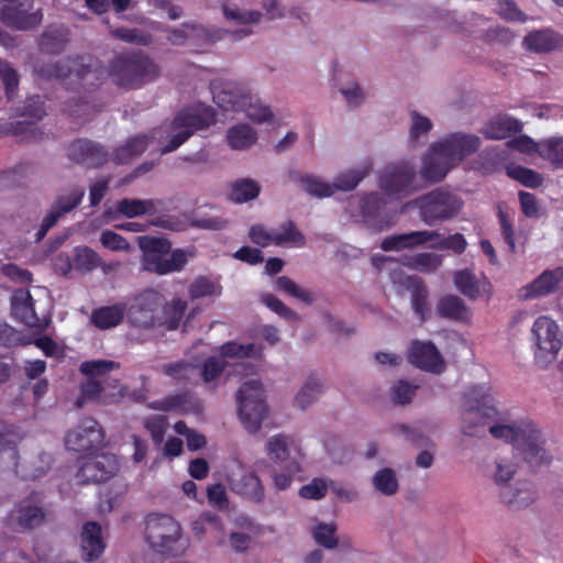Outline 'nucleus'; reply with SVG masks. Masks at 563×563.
Instances as JSON below:
<instances>
[{
	"mask_svg": "<svg viewBox=\"0 0 563 563\" xmlns=\"http://www.w3.org/2000/svg\"><path fill=\"white\" fill-rule=\"evenodd\" d=\"M11 313L15 320L29 328H43L41 318L36 314L34 299L27 288H20L11 296Z\"/></svg>",
	"mask_w": 563,
	"mask_h": 563,
	"instance_id": "23",
	"label": "nucleus"
},
{
	"mask_svg": "<svg viewBox=\"0 0 563 563\" xmlns=\"http://www.w3.org/2000/svg\"><path fill=\"white\" fill-rule=\"evenodd\" d=\"M41 495L32 492L30 496L16 504L11 511V520L18 530L27 531L41 526L45 520V512L41 504Z\"/></svg>",
	"mask_w": 563,
	"mask_h": 563,
	"instance_id": "17",
	"label": "nucleus"
},
{
	"mask_svg": "<svg viewBox=\"0 0 563 563\" xmlns=\"http://www.w3.org/2000/svg\"><path fill=\"white\" fill-rule=\"evenodd\" d=\"M100 265V256L89 247H79L74 256V266L80 272H90Z\"/></svg>",
	"mask_w": 563,
	"mask_h": 563,
	"instance_id": "53",
	"label": "nucleus"
},
{
	"mask_svg": "<svg viewBox=\"0 0 563 563\" xmlns=\"http://www.w3.org/2000/svg\"><path fill=\"white\" fill-rule=\"evenodd\" d=\"M249 236L251 241L262 247L275 244L282 245V231L279 230H267L262 224H254L251 227Z\"/></svg>",
	"mask_w": 563,
	"mask_h": 563,
	"instance_id": "46",
	"label": "nucleus"
},
{
	"mask_svg": "<svg viewBox=\"0 0 563 563\" xmlns=\"http://www.w3.org/2000/svg\"><path fill=\"white\" fill-rule=\"evenodd\" d=\"M84 196V189H74L68 195H58L49 212L44 217L38 231L35 233V241H42L62 216L70 212L80 205Z\"/></svg>",
	"mask_w": 563,
	"mask_h": 563,
	"instance_id": "20",
	"label": "nucleus"
},
{
	"mask_svg": "<svg viewBox=\"0 0 563 563\" xmlns=\"http://www.w3.org/2000/svg\"><path fill=\"white\" fill-rule=\"evenodd\" d=\"M408 361L413 366L434 374L444 369V361L431 341H412L408 349Z\"/></svg>",
	"mask_w": 563,
	"mask_h": 563,
	"instance_id": "21",
	"label": "nucleus"
},
{
	"mask_svg": "<svg viewBox=\"0 0 563 563\" xmlns=\"http://www.w3.org/2000/svg\"><path fill=\"white\" fill-rule=\"evenodd\" d=\"M227 363L218 357L210 356L201 365L200 374L206 383H211L224 372Z\"/></svg>",
	"mask_w": 563,
	"mask_h": 563,
	"instance_id": "58",
	"label": "nucleus"
},
{
	"mask_svg": "<svg viewBox=\"0 0 563 563\" xmlns=\"http://www.w3.org/2000/svg\"><path fill=\"white\" fill-rule=\"evenodd\" d=\"M495 439H503L518 451L525 461L537 467L550 462V457L543 448L541 432L530 422L519 424H494L488 429Z\"/></svg>",
	"mask_w": 563,
	"mask_h": 563,
	"instance_id": "2",
	"label": "nucleus"
},
{
	"mask_svg": "<svg viewBox=\"0 0 563 563\" xmlns=\"http://www.w3.org/2000/svg\"><path fill=\"white\" fill-rule=\"evenodd\" d=\"M92 59L86 56H68L60 60L41 63L35 73L43 79H66L74 76L78 81L92 76Z\"/></svg>",
	"mask_w": 563,
	"mask_h": 563,
	"instance_id": "13",
	"label": "nucleus"
},
{
	"mask_svg": "<svg viewBox=\"0 0 563 563\" xmlns=\"http://www.w3.org/2000/svg\"><path fill=\"white\" fill-rule=\"evenodd\" d=\"M378 185L387 196L398 200L420 189L415 166L405 161L387 165L379 175Z\"/></svg>",
	"mask_w": 563,
	"mask_h": 563,
	"instance_id": "10",
	"label": "nucleus"
},
{
	"mask_svg": "<svg viewBox=\"0 0 563 563\" xmlns=\"http://www.w3.org/2000/svg\"><path fill=\"white\" fill-rule=\"evenodd\" d=\"M302 190L318 198L330 197L334 194L333 187L313 175H303L299 179Z\"/></svg>",
	"mask_w": 563,
	"mask_h": 563,
	"instance_id": "49",
	"label": "nucleus"
},
{
	"mask_svg": "<svg viewBox=\"0 0 563 563\" xmlns=\"http://www.w3.org/2000/svg\"><path fill=\"white\" fill-rule=\"evenodd\" d=\"M144 523V538L154 553L173 558L185 551L181 526L170 515L148 514Z\"/></svg>",
	"mask_w": 563,
	"mask_h": 563,
	"instance_id": "3",
	"label": "nucleus"
},
{
	"mask_svg": "<svg viewBox=\"0 0 563 563\" xmlns=\"http://www.w3.org/2000/svg\"><path fill=\"white\" fill-rule=\"evenodd\" d=\"M229 484L234 494L250 501L261 503L264 498V487L254 473L243 471L233 473L229 477Z\"/></svg>",
	"mask_w": 563,
	"mask_h": 563,
	"instance_id": "26",
	"label": "nucleus"
},
{
	"mask_svg": "<svg viewBox=\"0 0 563 563\" xmlns=\"http://www.w3.org/2000/svg\"><path fill=\"white\" fill-rule=\"evenodd\" d=\"M369 170V166L364 167L363 169H350L345 173L338 175L334 179L333 190H352L354 189L361 180L367 175Z\"/></svg>",
	"mask_w": 563,
	"mask_h": 563,
	"instance_id": "51",
	"label": "nucleus"
},
{
	"mask_svg": "<svg viewBox=\"0 0 563 563\" xmlns=\"http://www.w3.org/2000/svg\"><path fill=\"white\" fill-rule=\"evenodd\" d=\"M311 536L317 544L324 549H335L338 547L336 526L334 523L319 522L311 530Z\"/></svg>",
	"mask_w": 563,
	"mask_h": 563,
	"instance_id": "45",
	"label": "nucleus"
},
{
	"mask_svg": "<svg viewBox=\"0 0 563 563\" xmlns=\"http://www.w3.org/2000/svg\"><path fill=\"white\" fill-rule=\"evenodd\" d=\"M153 203L146 200L124 198L117 203V211L126 218H135L147 212Z\"/></svg>",
	"mask_w": 563,
	"mask_h": 563,
	"instance_id": "54",
	"label": "nucleus"
},
{
	"mask_svg": "<svg viewBox=\"0 0 563 563\" xmlns=\"http://www.w3.org/2000/svg\"><path fill=\"white\" fill-rule=\"evenodd\" d=\"M106 433L100 423L93 418H84L69 430L65 437L68 450L89 454L98 451L104 442Z\"/></svg>",
	"mask_w": 563,
	"mask_h": 563,
	"instance_id": "14",
	"label": "nucleus"
},
{
	"mask_svg": "<svg viewBox=\"0 0 563 563\" xmlns=\"http://www.w3.org/2000/svg\"><path fill=\"white\" fill-rule=\"evenodd\" d=\"M163 301L164 296L153 288L139 292L133 297L130 307L126 306L129 322L134 327L143 329L161 327Z\"/></svg>",
	"mask_w": 563,
	"mask_h": 563,
	"instance_id": "11",
	"label": "nucleus"
},
{
	"mask_svg": "<svg viewBox=\"0 0 563 563\" xmlns=\"http://www.w3.org/2000/svg\"><path fill=\"white\" fill-rule=\"evenodd\" d=\"M453 166L454 164L451 159L443 153L437 151L433 144L423 159L421 177L430 183H439L445 178Z\"/></svg>",
	"mask_w": 563,
	"mask_h": 563,
	"instance_id": "29",
	"label": "nucleus"
},
{
	"mask_svg": "<svg viewBox=\"0 0 563 563\" xmlns=\"http://www.w3.org/2000/svg\"><path fill=\"white\" fill-rule=\"evenodd\" d=\"M145 429L150 432L155 444H161L167 429V420L163 416H154L145 421Z\"/></svg>",
	"mask_w": 563,
	"mask_h": 563,
	"instance_id": "63",
	"label": "nucleus"
},
{
	"mask_svg": "<svg viewBox=\"0 0 563 563\" xmlns=\"http://www.w3.org/2000/svg\"><path fill=\"white\" fill-rule=\"evenodd\" d=\"M322 391L323 386L319 382V378L314 375H310L302 388L296 395L294 399L295 406L300 409H306L308 406L313 404Z\"/></svg>",
	"mask_w": 563,
	"mask_h": 563,
	"instance_id": "42",
	"label": "nucleus"
},
{
	"mask_svg": "<svg viewBox=\"0 0 563 563\" xmlns=\"http://www.w3.org/2000/svg\"><path fill=\"white\" fill-rule=\"evenodd\" d=\"M373 484L376 490L386 496L395 495L399 486L395 472L389 467L379 470L373 477Z\"/></svg>",
	"mask_w": 563,
	"mask_h": 563,
	"instance_id": "48",
	"label": "nucleus"
},
{
	"mask_svg": "<svg viewBox=\"0 0 563 563\" xmlns=\"http://www.w3.org/2000/svg\"><path fill=\"white\" fill-rule=\"evenodd\" d=\"M532 335L536 343L534 362L540 368H547L558 358L563 334L554 320L540 316L532 325Z\"/></svg>",
	"mask_w": 563,
	"mask_h": 563,
	"instance_id": "9",
	"label": "nucleus"
},
{
	"mask_svg": "<svg viewBox=\"0 0 563 563\" xmlns=\"http://www.w3.org/2000/svg\"><path fill=\"white\" fill-rule=\"evenodd\" d=\"M500 498L511 509L520 510L534 503L537 492L532 483L525 481L519 482L516 487L504 486L500 488Z\"/></svg>",
	"mask_w": 563,
	"mask_h": 563,
	"instance_id": "30",
	"label": "nucleus"
},
{
	"mask_svg": "<svg viewBox=\"0 0 563 563\" xmlns=\"http://www.w3.org/2000/svg\"><path fill=\"white\" fill-rule=\"evenodd\" d=\"M441 256L434 253H419L409 257L406 265L423 273H432L441 266Z\"/></svg>",
	"mask_w": 563,
	"mask_h": 563,
	"instance_id": "50",
	"label": "nucleus"
},
{
	"mask_svg": "<svg viewBox=\"0 0 563 563\" xmlns=\"http://www.w3.org/2000/svg\"><path fill=\"white\" fill-rule=\"evenodd\" d=\"M148 143L150 139L146 134L132 136L113 151L112 161L118 165L129 164L146 151Z\"/></svg>",
	"mask_w": 563,
	"mask_h": 563,
	"instance_id": "33",
	"label": "nucleus"
},
{
	"mask_svg": "<svg viewBox=\"0 0 563 563\" xmlns=\"http://www.w3.org/2000/svg\"><path fill=\"white\" fill-rule=\"evenodd\" d=\"M230 106L223 107L225 111H243L245 115L254 122H265L272 118V111L268 107L253 103L249 96H241L236 100H230Z\"/></svg>",
	"mask_w": 563,
	"mask_h": 563,
	"instance_id": "36",
	"label": "nucleus"
},
{
	"mask_svg": "<svg viewBox=\"0 0 563 563\" xmlns=\"http://www.w3.org/2000/svg\"><path fill=\"white\" fill-rule=\"evenodd\" d=\"M216 123V113L211 108L184 109L178 111L169 123L167 142L161 148L162 154L174 152L197 131Z\"/></svg>",
	"mask_w": 563,
	"mask_h": 563,
	"instance_id": "6",
	"label": "nucleus"
},
{
	"mask_svg": "<svg viewBox=\"0 0 563 563\" xmlns=\"http://www.w3.org/2000/svg\"><path fill=\"white\" fill-rule=\"evenodd\" d=\"M481 146V139L473 134L453 133L434 144V148L446 155L454 164L474 154Z\"/></svg>",
	"mask_w": 563,
	"mask_h": 563,
	"instance_id": "19",
	"label": "nucleus"
},
{
	"mask_svg": "<svg viewBox=\"0 0 563 563\" xmlns=\"http://www.w3.org/2000/svg\"><path fill=\"white\" fill-rule=\"evenodd\" d=\"M67 157L76 164L98 168L108 162L109 153L100 143L80 137L68 144Z\"/></svg>",
	"mask_w": 563,
	"mask_h": 563,
	"instance_id": "16",
	"label": "nucleus"
},
{
	"mask_svg": "<svg viewBox=\"0 0 563 563\" xmlns=\"http://www.w3.org/2000/svg\"><path fill=\"white\" fill-rule=\"evenodd\" d=\"M497 14L508 22L525 23L529 16L511 0H498Z\"/></svg>",
	"mask_w": 563,
	"mask_h": 563,
	"instance_id": "56",
	"label": "nucleus"
},
{
	"mask_svg": "<svg viewBox=\"0 0 563 563\" xmlns=\"http://www.w3.org/2000/svg\"><path fill=\"white\" fill-rule=\"evenodd\" d=\"M522 45L532 53H551L563 46V36L550 27L533 30L523 37Z\"/></svg>",
	"mask_w": 563,
	"mask_h": 563,
	"instance_id": "24",
	"label": "nucleus"
},
{
	"mask_svg": "<svg viewBox=\"0 0 563 563\" xmlns=\"http://www.w3.org/2000/svg\"><path fill=\"white\" fill-rule=\"evenodd\" d=\"M543 146L545 157L556 166L563 167V137L550 139Z\"/></svg>",
	"mask_w": 563,
	"mask_h": 563,
	"instance_id": "64",
	"label": "nucleus"
},
{
	"mask_svg": "<svg viewBox=\"0 0 563 563\" xmlns=\"http://www.w3.org/2000/svg\"><path fill=\"white\" fill-rule=\"evenodd\" d=\"M465 409L463 413L462 432L467 437L485 434L486 426L499 417L494 405L490 387L474 385L464 393Z\"/></svg>",
	"mask_w": 563,
	"mask_h": 563,
	"instance_id": "4",
	"label": "nucleus"
},
{
	"mask_svg": "<svg viewBox=\"0 0 563 563\" xmlns=\"http://www.w3.org/2000/svg\"><path fill=\"white\" fill-rule=\"evenodd\" d=\"M69 42L68 31L65 27L46 29L38 41L41 52L46 54H59Z\"/></svg>",
	"mask_w": 563,
	"mask_h": 563,
	"instance_id": "37",
	"label": "nucleus"
},
{
	"mask_svg": "<svg viewBox=\"0 0 563 563\" xmlns=\"http://www.w3.org/2000/svg\"><path fill=\"white\" fill-rule=\"evenodd\" d=\"M0 76L2 84L4 86L5 96L10 100L14 97V95L18 91L19 75L14 68L5 64L0 67Z\"/></svg>",
	"mask_w": 563,
	"mask_h": 563,
	"instance_id": "62",
	"label": "nucleus"
},
{
	"mask_svg": "<svg viewBox=\"0 0 563 563\" xmlns=\"http://www.w3.org/2000/svg\"><path fill=\"white\" fill-rule=\"evenodd\" d=\"M435 312L441 319L461 323H468L473 316L471 308L456 295L442 296L437 302Z\"/></svg>",
	"mask_w": 563,
	"mask_h": 563,
	"instance_id": "28",
	"label": "nucleus"
},
{
	"mask_svg": "<svg viewBox=\"0 0 563 563\" xmlns=\"http://www.w3.org/2000/svg\"><path fill=\"white\" fill-rule=\"evenodd\" d=\"M126 314V303L118 302L97 308L91 313V322L101 330L119 325Z\"/></svg>",
	"mask_w": 563,
	"mask_h": 563,
	"instance_id": "32",
	"label": "nucleus"
},
{
	"mask_svg": "<svg viewBox=\"0 0 563 563\" xmlns=\"http://www.w3.org/2000/svg\"><path fill=\"white\" fill-rule=\"evenodd\" d=\"M507 175L529 188H538L543 181L539 173L520 165L508 168Z\"/></svg>",
	"mask_w": 563,
	"mask_h": 563,
	"instance_id": "52",
	"label": "nucleus"
},
{
	"mask_svg": "<svg viewBox=\"0 0 563 563\" xmlns=\"http://www.w3.org/2000/svg\"><path fill=\"white\" fill-rule=\"evenodd\" d=\"M261 186L251 178L238 179L230 185L229 198L235 203L249 202L258 197Z\"/></svg>",
	"mask_w": 563,
	"mask_h": 563,
	"instance_id": "38",
	"label": "nucleus"
},
{
	"mask_svg": "<svg viewBox=\"0 0 563 563\" xmlns=\"http://www.w3.org/2000/svg\"><path fill=\"white\" fill-rule=\"evenodd\" d=\"M384 206L385 202L377 192H371L364 196L361 201V212L365 221L378 225Z\"/></svg>",
	"mask_w": 563,
	"mask_h": 563,
	"instance_id": "43",
	"label": "nucleus"
},
{
	"mask_svg": "<svg viewBox=\"0 0 563 563\" xmlns=\"http://www.w3.org/2000/svg\"><path fill=\"white\" fill-rule=\"evenodd\" d=\"M187 306V301L180 298H174L170 302L164 300L161 309V327L164 325L167 330H176L183 320Z\"/></svg>",
	"mask_w": 563,
	"mask_h": 563,
	"instance_id": "39",
	"label": "nucleus"
},
{
	"mask_svg": "<svg viewBox=\"0 0 563 563\" xmlns=\"http://www.w3.org/2000/svg\"><path fill=\"white\" fill-rule=\"evenodd\" d=\"M440 234L435 231H412L409 233L394 234L385 238L380 249L385 252L413 249L438 239Z\"/></svg>",
	"mask_w": 563,
	"mask_h": 563,
	"instance_id": "27",
	"label": "nucleus"
},
{
	"mask_svg": "<svg viewBox=\"0 0 563 563\" xmlns=\"http://www.w3.org/2000/svg\"><path fill=\"white\" fill-rule=\"evenodd\" d=\"M1 21L18 30H31L42 22V13L40 11L31 12L33 0H0Z\"/></svg>",
	"mask_w": 563,
	"mask_h": 563,
	"instance_id": "15",
	"label": "nucleus"
},
{
	"mask_svg": "<svg viewBox=\"0 0 563 563\" xmlns=\"http://www.w3.org/2000/svg\"><path fill=\"white\" fill-rule=\"evenodd\" d=\"M413 205L419 209L420 219L426 224L435 225L455 217L463 202L451 191L437 188L413 200Z\"/></svg>",
	"mask_w": 563,
	"mask_h": 563,
	"instance_id": "8",
	"label": "nucleus"
},
{
	"mask_svg": "<svg viewBox=\"0 0 563 563\" xmlns=\"http://www.w3.org/2000/svg\"><path fill=\"white\" fill-rule=\"evenodd\" d=\"M228 144L233 150H246L257 140L256 132L246 124L230 128L227 133Z\"/></svg>",
	"mask_w": 563,
	"mask_h": 563,
	"instance_id": "40",
	"label": "nucleus"
},
{
	"mask_svg": "<svg viewBox=\"0 0 563 563\" xmlns=\"http://www.w3.org/2000/svg\"><path fill=\"white\" fill-rule=\"evenodd\" d=\"M482 38L488 44L509 45L514 41L515 34L509 27L496 26L485 31Z\"/></svg>",
	"mask_w": 563,
	"mask_h": 563,
	"instance_id": "60",
	"label": "nucleus"
},
{
	"mask_svg": "<svg viewBox=\"0 0 563 563\" xmlns=\"http://www.w3.org/2000/svg\"><path fill=\"white\" fill-rule=\"evenodd\" d=\"M196 369V365L187 361L165 364L162 367L164 374L177 380H189L195 375Z\"/></svg>",
	"mask_w": 563,
	"mask_h": 563,
	"instance_id": "55",
	"label": "nucleus"
},
{
	"mask_svg": "<svg viewBox=\"0 0 563 563\" xmlns=\"http://www.w3.org/2000/svg\"><path fill=\"white\" fill-rule=\"evenodd\" d=\"M390 280L411 288V307L420 322H426L430 316L429 290L422 280L407 276L400 268L390 269Z\"/></svg>",
	"mask_w": 563,
	"mask_h": 563,
	"instance_id": "18",
	"label": "nucleus"
},
{
	"mask_svg": "<svg viewBox=\"0 0 563 563\" xmlns=\"http://www.w3.org/2000/svg\"><path fill=\"white\" fill-rule=\"evenodd\" d=\"M137 244L143 252L142 268L157 275L180 272L187 264L184 250L172 251V243L165 238L139 236Z\"/></svg>",
	"mask_w": 563,
	"mask_h": 563,
	"instance_id": "5",
	"label": "nucleus"
},
{
	"mask_svg": "<svg viewBox=\"0 0 563 563\" xmlns=\"http://www.w3.org/2000/svg\"><path fill=\"white\" fill-rule=\"evenodd\" d=\"M209 504L218 510L229 509V498L225 487L222 484H213L207 488Z\"/></svg>",
	"mask_w": 563,
	"mask_h": 563,
	"instance_id": "61",
	"label": "nucleus"
},
{
	"mask_svg": "<svg viewBox=\"0 0 563 563\" xmlns=\"http://www.w3.org/2000/svg\"><path fill=\"white\" fill-rule=\"evenodd\" d=\"M110 34L122 42L141 46H147L153 42V36L150 33L135 27H117L111 30Z\"/></svg>",
	"mask_w": 563,
	"mask_h": 563,
	"instance_id": "47",
	"label": "nucleus"
},
{
	"mask_svg": "<svg viewBox=\"0 0 563 563\" xmlns=\"http://www.w3.org/2000/svg\"><path fill=\"white\" fill-rule=\"evenodd\" d=\"M257 354L255 344H241L236 342H227L221 346V355L227 357H253Z\"/></svg>",
	"mask_w": 563,
	"mask_h": 563,
	"instance_id": "57",
	"label": "nucleus"
},
{
	"mask_svg": "<svg viewBox=\"0 0 563 563\" xmlns=\"http://www.w3.org/2000/svg\"><path fill=\"white\" fill-rule=\"evenodd\" d=\"M188 292L192 300L213 296L216 285L209 278L199 276L190 284Z\"/></svg>",
	"mask_w": 563,
	"mask_h": 563,
	"instance_id": "59",
	"label": "nucleus"
},
{
	"mask_svg": "<svg viewBox=\"0 0 563 563\" xmlns=\"http://www.w3.org/2000/svg\"><path fill=\"white\" fill-rule=\"evenodd\" d=\"M120 368V363L111 360H92V361H85L80 365V372L93 379L106 383L108 377L107 375L114 371Z\"/></svg>",
	"mask_w": 563,
	"mask_h": 563,
	"instance_id": "41",
	"label": "nucleus"
},
{
	"mask_svg": "<svg viewBox=\"0 0 563 563\" xmlns=\"http://www.w3.org/2000/svg\"><path fill=\"white\" fill-rule=\"evenodd\" d=\"M522 123L514 118L503 115L492 119L484 128L483 134L489 140H504L521 132Z\"/></svg>",
	"mask_w": 563,
	"mask_h": 563,
	"instance_id": "34",
	"label": "nucleus"
},
{
	"mask_svg": "<svg viewBox=\"0 0 563 563\" xmlns=\"http://www.w3.org/2000/svg\"><path fill=\"white\" fill-rule=\"evenodd\" d=\"M101 526L95 521H88L84 525L81 531V551L82 559L86 562H92L104 551Z\"/></svg>",
	"mask_w": 563,
	"mask_h": 563,
	"instance_id": "31",
	"label": "nucleus"
},
{
	"mask_svg": "<svg viewBox=\"0 0 563 563\" xmlns=\"http://www.w3.org/2000/svg\"><path fill=\"white\" fill-rule=\"evenodd\" d=\"M19 114L26 120L24 122L18 121L11 123L10 131L14 135L30 134L26 136L27 140L34 139L37 130L34 123L46 115V107L43 97L35 95L26 98Z\"/></svg>",
	"mask_w": 563,
	"mask_h": 563,
	"instance_id": "22",
	"label": "nucleus"
},
{
	"mask_svg": "<svg viewBox=\"0 0 563 563\" xmlns=\"http://www.w3.org/2000/svg\"><path fill=\"white\" fill-rule=\"evenodd\" d=\"M239 419L249 433H256L268 415L265 390L260 380L245 382L236 393Z\"/></svg>",
	"mask_w": 563,
	"mask_h": 563,
	"instance_id": "7",
	"label": "nucleus"
},
{
	"mask_svg": "<svg viewBox=\"0 0 563 563\" xmlns=\"http://www.w3.org/2000/svg\"><path fill=\"white\" fill-rule=\"evenodd\" d=\"M104 73L117 88L131 91L157 80L161 68L146 53L130 51L115 54L109 59Z\"/></svg>",
	"mask_w": 563,
	"mask_h": 563,
	"instance_id": "1",
	"label": "nucleus"
},
{
	"mask_svg": "<svg viewBox=\"0 0 563 563\" xmlns=\"http://www.w3.org/2000/svg\"><path fill=\"white\" fill-rule=\"evenodd\" d=\"M563 282V268L547 269L536 279L523 287V298L532 299L545 297L555 292Z\"/></svg>",
	"mask_w": 563,
	"mask_h": 563,
	"instance_id": "25",
	"label": "nucleus"
},
{
	"mask_svg": "<svg viewBox=\"0 0 563 563\" xmlns=\"http://www.w3.org/2000/svg\"><path fill=\"white\" fill-rule=\"evenodd\" d=\"M119 468L117 455L92 452L78 459L76 477L79 484L104 483L115 476Z\"/></svg>",
	"mask_w": 563,
	"mask_h": 563,
	"instance_id": "12",
	"label": "nucleus"
},
{
	"mask_svg": "<svg viewBox=\"0 0 563 563\" xmlns=\"http://www.w3.org/2000/svg\"><path fill=\"white\" fill-rule=\"evenodd\" d=\"M453 283L461 294L472 300L477 299L482 291L485 290V287L489 286V283L485 277L481 282L477 279L476 275L467 268L455 272L453 275Z\"/></svg>",
	"mask_w": 563,
	"mask_h": 563,
	"instance_id": "35",
	"label": "nucleus"
},
{
	"mask_svg": "<svg viewBox=\"0 0 563 563\" xmlns=\"http://www.w3.org/2000/svg\"><path fill=\"white\" fill-rule=\"evenodd\" d=\"M168 32L167 41L173 45H184L188 40L199 37L205 33V29L190 23H184L179 29L165 27Z\"/></svg>",
	"mask_w": 563,
	"mask_h": 563,
	"instance_id": "44",
	"label": "nucleus"
}]
</instances>
